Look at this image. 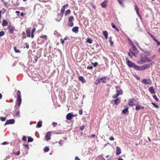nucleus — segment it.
Instances as JSON below:
<instances>
[{"mask_svg": "<svg viewBox=\"0 0 160 160\" xmlns=\"http://www.w3.org/2000/svg\"><path fill=\"white\" fill-rule=\"evenodd\" d=\"M126 60L127 61V64L129 68H133L135 70L136 69L137 65H136L134 63L128 60L127 58H126Z\"/></svg>", "mask_w": 160, "mask_h": 160, "instance_id": "1", "label": "nucleus"}, {"mask_svg": "<svg viewBox=\"0 0 160 160\" xmlns=\"http://www.w3.org/2000/svg\"><path fill=\"white\" fill-rule=\"evenodd\" d=\"M150 67V65L148 64H146L143 65L141 66H138L137 65L136 70L139 71H143L147 68H149Z\"/></svg>", "mask_w": 160, "mask_h": 160, "instance_id": "2", "label": "nucleus"}, {"mask_svg": "<svg viewBox=\"0 0 160 160\" xmlns=\"http://www.w3.org/2000/svg\"><path fill=\"white\" fill-rule=\"evenodd\" d=\"M17 95L18 98L17 100V103L19 107H20L22 102V99L21 97V92L18 90L17 92Z\"/></svg>", "mask_w": 160, "mask_h": 160, "instance_id": "3", "label": "nucleus"}, {"mask_svg": "<svg viewBox=\"0 0 160 160\" xmlns=\"http://www.w3.org/2000/svg\"><path fill=\"white\" fill-rule=\"evenodd\" d=\"M128 105L131 106L136 105L138 103L137 100L135 99H130L129 100L128 102Z\"/></svg>", "mask_w": 160, "mask_h": 160, "instance_id": "4", "label": "nucleus"}, {"mask_svg": "<svg viewBox=\"0 0 160 160\" xmlns=\"http://www.w3.org/2000/svg\"><path fill=\"white\" fill-rule=\"evenodd\" d=\"M141 82L144 84H151L152 83V81L150 79H147L146 78L142 80Z\"/></svg>", "mask_w": 160, "mask_h": 160, "instance_id": "5", "label": "nucleus"}, {"mask_svg": "<svg viewBox=\"0 0 160 160\" xmlns=\"http://www.w3.org/2000/svg\"><path fill=\"white\" fill-rule=\"evenodd\" d=\"M116 93L118 94V96L122 94V91L121 90V89L119 86H117L116 87Z\"/></svg>", "mask_w": 160, "mask_h": 160, "instance_id": "6", "label": "nucleus"}, {"mask_svg": "<svg viewBox=\"0 0 160 160\" xmlns=\"http://www.w3.org/2000/svg\"><path fill=\"white\" fill-rule=\"evenodd\" d=\"M15 123V120L14 119H10L7 120L5 123V125L8 124H13Z\"/></svg>", "mask_w": 160, "mask_h": 160, "instance_id": "7", "label": "nucleus"}, {"mask_svg": "<svg viewBox=\"0 0 160 160\" xmlns=\"http://www.w3.org/2000/svg\"><path fill=\"white\" fill-rule=\"evenodd\" d=\"M147 57L144 55H142L140 57V61L141 63H143L146 62Z\"/></svg>", "mask_w": 160, "mask_h": 160, "instance_id": "8", "label": "nucleus"}, {"mask_svg": "<svg viewBox=\"0 0 160 160\" xmlns=\"http://www.w3.org/2000/svg\"><path fill=\"white\" fill-rule=\"evenodd\" d=\"M51 132H47L45 136L46 140L47 141H48L50 139V136L51 135Z\"/></svg>", "mask_w": 160, "mask_h": 160, "instance_id": "9", "label": "nucleus"}, {"mask_svg": "<svg viewBox=\"0 0 160 160\" xmlns=\"http://www.w3.org/2000/svg\"><path fill=\"white\" fill-rule=\"evenodd\" d=\"M8 29L11 33H12L15 30V27L12 25H9L8 26Z\"/></svg>", "mask_w": 160, "mask_h": 160, "instance_id": "10", "label": "nucleus"}, {"mask_svg": "<svg viewBox=\"0 0 160 160\" xmlns=\"http://www.w3.org/2000/svg\"><path fill=\"white\" fill-rule=\"evenodd\" d=\"M148 90L151 94H154L155 93L154 88L152 86L150 87L148 89Z\"/></svg>", "mask_w": 160, "mask_h": 160, "instance_id": "11", "label": "nucleus"}, {"mask_svg": "<svg viewBox=\"0 0 160 160\" xmlns=\"http://www.w3.org/2000/svg\"><path fill=\"white\" fill-rule=\"evenodd\" d=\"M121 153V148L118 146L116 147V154L118 155L120 154Z\"/></svg>", "mask_w": 160, "mask_h": 160, "instance_id": "12", "label": "nucleus"}, {"mask_svg": "<svg viewBox=\"0 0 160 160\" xmlns=\"http://www.w3.org/2000/svg\"><path fill=\"white\" fill-rule=\"evenodd\" d=\"M72 113H68L66 116V118L68 120H70L72 118Z\"/></svg>", "mask_w": 160, "mask_h": 160, "instance_id": "13", "label": "nucleus"}, {"mask_svg": "<svg viewBox=\"0 0 160 160\" xmlns=\"http://www.w3.org/2000/svg\"><path fill=\"white\" fill-rule=\"evenodd\" d=\"M135 8L138 15V17H140L141 16L139 12V8L136 4H135Z\"/></svg>", "mask_w": 160, "mask_h": 160, "instance_id": "14", "label": "nucleus"}, {"mask_svg": "<svg viewBox=\"0 0 160 160\" xmlns=\"http://www.w3.org/2000/svg\"><path fill=\"white\" fill-rule=\"evenodd\" d=\"M78 28L77 27H74L72 29V31L77 33L78 32Z\"/></svg>", "mask_w": 160, "mask_h": 160, "instance_id": "15", "label": "nucleus"}, {"mask_svg": "<svg viewBox=\"0 0 160 160\" xmlns=\"http://www.w3.org/2000/svg\"><path fill=\"white\" fill-rule=\"evenodd\" d=\"M100 79L101 82L103 83L106 82L108 80V78L107 77L102 78Z\"/></svg>", "mask_w": 160, "mask_h": 160, "instance_id": "16", "label": "nucleus"}, {"mask_svg": "<svg viewBox=\"0 0 160 160\" xmlns=\"http://www.w3.org/2000/svg\"><path fill=\"white\" fill-rule=\"evenodd\" d=\"M125 0H118V2L122 7H124L125 5L122 2Z\"/></svg>", "mask_w": 160, "mask_h": 160, "instance_id": "17", "label": "nucleus"}, {"mask_svg": "<svg viewBox=\"0 0 160 160\" xmlns=\"http://www.w3.org/2000/svg\"><path fill=\"white\" fill-rule=\"evenodd\" d=\"M47 36L46 35H42V36H41L40 37V38H39L38 39V42H39L40 40H41V38H44V39H45V40H47Z\"/></svg>", "mask_w": 160, "mask_h": 160, "instance_id": "18", "label": "nucleus"}, {"mask_svg": "<svg viewBox=\"0 0 160 160\" xmlns=\"http://www.w3.org/2000/svg\"><path fill=\"white\" fill-rule=\"evenodd\" d=\"M27 36L28 37H30L31 36L30 34V30L29 29H27L26 31Z\"/></svg>", "mask_w": 160, "mask_h": 160, "instance_id": "19", "label": "nucleus"}, {"mask_svg": "<svg viewBox=\"0 0 160 160\" xmlns=\"http://www.w3.org/2000/svg\"><path fill=\"white\" fill-rule=\"evenodd\" d=\"M140 49L144 53H146L148 55H149L150 54V52L149 51H148L146 49H142L141 48H140Z\"/></svg>", "mask_w": 160, "mask_h": 160, "instance_id": "20", "label": "nucleus"}, {"mask_svg": "<svg viewBox=\"0 0 160 160\" xmlns=\"http://www.w3.org/2000/svg\"><path fill=\"white\" fill-rule=\"evenodd\" d=\"M114 103L116 105H118L120 102V100L118 98H117L116 99L114 100Z\"/></svg>", "mask_w": 160, "mask_h": 160, "instance_id": "21", "label": "nucleus"}, {"mask_svg": "<svg viewBox=\"0 0 160 160\" xmlns=\"http://www.w3.org/2000/svg\"><path fill=\"white\" fill-rule=\"evenodd\" d=\"M42 121H39V122H38L37 123L36 126V127L38 128H40L42 126Z\"/></svg>", "mask_w": 160, "mask_h": 160, "instance_id": "22", "label": "nucleus"}, {"mask_svg": "<svg viewBox=\"0 0 160 160\" xmlns=\"http://www.w3.org/2000/svg\"><path fill=\"white\" fill-rule=\"evenodd\" d=\"M103 34L105 37V39H107L108 38V33L106 31H103Z\"/></svg>", "mask_w": 160, "mask_h": 160, "instance_id": "23", "label": "nucleus"}, {"mask_svg": "<svg viewBox=\"0 0 160 160\" xmlns=\"http://www.w3.org/2000/svg\"><path fill=\"white\" fill-rule=\"evenodd\" d=\"M79 79L80 81L82 83H85V80L83 78V77L82 76H79Z\"/></svg>", "mask_w": 160, "mask_h": 160, "instance_id": "24", "label": "nucleus"}, {"mask_svg": "<svg viewBox=\"0 0 160 160\" xmlns=\"http://www.w3.org/2000/svg\"><path fill=\"white\" fill-rule=\"evenodd\" d=\"M36 30V28H33L31 31V37L32 38H33L34 37V35L33 34V33L35 32Z\"/></svg>", "mask_w": 160, "mask_h": 160, "instance_id": "25", "label": "nucleus"}, {"mask_svg": "<svg viewBox=\"0 0 160 160\" xmlns=\"http://www.w3.org/2000/svg\"><path fill=\"white\" fill-rule=\"evenodd\" d=\"M8 24V22L6 20H3L2 21V26L3 27L7 26Z\"/></svg>", "mask_w": 160, "mask_h": 160, "instance_id": "26", "label": "nucleus"}, {"mask_svg": "<svg viewBox=\"0 0 160 160\" xmlns=\"http://www.w3.org/2000/svg\"><path fill=\"white\" fill-rule=\"evenodd\" d=\"M102 7L103 8H105L107 7V2L104 1L101 4Z\"/></svg>", "mask_w": 160, "mask_h": 160, "instance_id": "27", "label": "nucleus"}, {"mask_svg": "<svg viewBox=\"0 0 160 160\" xmlns=\"http://www.w3.org/2000/svg\"><path fill=\"white\" fill-rule=\"evenodd\" d=\"M23 145L24 146V148H26L27 149V150H28L29 149V145L28 144H24ZM28 153V150H26V154H27Z\"/></svg>", "mask_w": 160, "mask_h": 160, "instance_id": "28", "label": "nucleus"}, {"mask_svg": "<svg viewBox=\"0 0 160 160\" xmlns=\"http://www.w3.org/2000/svg\"><path fill=\"white\" fill-rule=\"evenodd\" d=\"M73 23L72 22L68 21L67 26L68 27H72L73 26Z\"/></svg>", "mask_w": 160, "mask_h": 160, "instance_id": "29", "label": "nucleus"}, {"mask_svg": "<svg viewBox=\"0 0 160 160\" xmlns=\"http://www.w3.org/2000/svg\"><path fill=\"white\" fill-rule=\"evenodd\" d=\"M111 25H112V27L113 28L115 29L116 30H117L118 32L119 31V30L118 29V28L116 27L115 25L113 24V22L111 23Z\"/></svg>", "mask_w": 160, "mask_h": 160, "instance_id": "30", "label": "nucleus"}, {"mask_svg": "<svg viewBox=\"0 0 160 160\" xmlns=\"http://www.w3.org/2000/svg\"><path fill=\"white\" fill-rule=\"evenodd\" d=\"M128 111V108H125L122 111V113L123 114H126Z\"/></svg>", "mask_w": 160, "mask_h": 160, "instance_id": "31", "label": "nucleus"}, {"mask_svg": "<svg viewBox=\"0 0 160 160\" xmlns=\"http://www.w3.org/2000/svg\"><path fill=\"white\" fill-rule=\"evenodd\" d=\"M92 41L93 40L92 39H91L90 38H87L86 42L89 43L90 44H91L92 43Z\"/></svg>", "mask_w": 160, "mask_h": 160, "instance_id": "32", "label": "nucleus"}, {"mask_svg": "<svg viewBox=\"0 0 160 160\" xmlns=\"http://www.w3.org/2000/svg\"><path fill=\"white\" fill-rule=\"evenodd\" d=\"M101 82L100 79V78H98L94 82V83L96 84H98L100 82Z\"/></svg>", "mask_w": 160, "mask_h": 160, "instance_id": "33", "label": "nucleus"}, {"mask_svg": "<svg viewBox=\"0 0 160 160\" xmlns=\"http://www.w3.org/2000/svg\"><path fill=\"white\" fill-rule=\"evenodd\" d=\"M135 106H136L135 110L136 111H137L140 109L141 106L140 105H137V104H136V105H135Z\"/></svg>", "mask_w": 160, "mask_h": 160, "instance_id": "34", "label": "nucleus"}, {"mask_svg": "<svg viewBox=\"0 0 160 160\" xmlns=\"http://www.w3.org/2000/svg\"><path fill=\"white\" fill-rule=\"evenodd\" d=\"M33 140V139L30 137H28V142H32Z\"/></svg>", "mask_w": 160, "mask_h": 160, "instance_id": "35", "label": "nucleus"}, {"mask_svg": "<svg viewBox=\"0 0 160 160\" xmlns=\"http://www.w3.org/2000/svg\"><path fill=\"white\" fill-rule=\"evenodd\" d=\"M49 148L47 147H46L43 149L44 151L45 152H48L49 150Z\"/></svg>", "mask_w": 160, "mask_h": 160, "instance_id": "36", "label": "nucleus"}, {"mask_svg": "<svg viewBox=\"0 0 160 160\" xmlns=\"http://www.w3.org/2000/svg\"><path fill=\"white\" fill-rule=\"evenodd\" d=\"M14 50L16 53H20V51L17 49L16 47H14Z\"/></svg>", "mask_w": 160, "mask_h": 160, "instance_id": "37", "label": "nucleus"}, {"mask_svg": "<svg viewBox=\"0 0 160 160\" xmlns=\"http://www.w3.org/2000/svg\"><path fill=\"white\" fill-rule=\"evenodd\" d=\"M154 40L157 43L158 46L160 45V42H159L156 39L154 38Z\"/></svg>", "mask_w": 160, "mask_h": 160, "instance_id": "38", "label": "nucleus"}, {"mask_svg": "<svg viewBox=\"0 0 160 160\" xmlns=\"http://www.w3.org/2000/svg\"><path fill=\"white\" fill-rule=\"evenodd\" d=\"M153 97L157 102L159 101V100L158 99V98H157V96L156 95H153Z\"/></svg>", "mask_w": 160, "mask_h": 160, "instance_id": "39", "label": "nucleus"}, {"mask_svg": "<svg viewBox=\"0 0 160 160\" xmlns=\"http://www.w3.org/2000/svg\"><path fill=\"white\" fill-rule=\"evenodd\" d=\"M70 9H68L65 12V15L66 16L67 15L69 14L70 13Z\"/></svg>", "mask_w": 160, "mask_h": 160, "instance_id": "40", "label": "nucleus"}, {"mask_svg": "<svg viewBox=\"0 0 160 160\" xmlns=\"http://www.w3.org/2000/svg\"><path fill=\"white\" fill-rule=\"evenodd\" d=\"M0 120L2 121H4L6 120V118L5 117H1L0 118Z\"/></svg>", "mask_w": 160, "mask_h": 160, "instance_id": "41", "label": "nucleus"}, {"mask_svg": "<svg viewBox=\"0 0 160 160\" xmlns=\"http://www.w3.org/2000/svg\"><path fill=\"white\" fill-rule=\"evenodd\" d=\"M73 19V16H71L69 18L68 21L72 22V20Z\"/></svg>", "mask_w": 160, "mask_h": 160, "instance_id": "42", "label": "nucleus"}, {"mask_svg": "<svg viewBox=\"0 0 160 160\" xmlns=\"http://www.w3.org/2000/svg\"><path fill=\"white\" fill-rule=\"evenodd\" d=\"M40 57V55H39L38 56H37L35 57L34 60H35L36 62H37L38 58H39Z\"/></svg>", "mask_w": 160, "mask_h": 160, "instance_id": "43", "label": "nucleus"}, {"mask_svg": "<svg viewBox=\"0 0 160 160\" xmlns=\"http://www.w3.org/2000/svg\"><path fill=\"white\" fill-rule=\"evenodd\" d=\"M64 141L62 140H60L59 141V144H60V146H61L63 145V142Z\"/></svg>", "mask_w": 160, "mask_h": 160, "instance_id": "44", "label": "nucleus"}, {"mask_svg": "<svg viewBox=\"0 0 160 160\" xmlns=\"http://www.w3.org/2000/svg\"><path fill=\"white\" fill-rule=\"evenodd\" d=\"M65 10V8L64 7H62L61 10V13L62 14L64 13Z\"/></svg>", "mask_w": 160, "mask_h": 160, "instance_id": "45", "label": "nucleus"}, {"mask_svg": "<svg viewBox=\"0 0 160 160\" xmlns=\"http://www.w3.org/2000/svg\"><path fill=\"white\" fill-rule=\"evenodd\" d=\"M92 64L93 65L94 67H96L98 64V63L97 62H95V63L92 62Z\"/></svg>", "mask_w": 160, "mask_h": 160, "instance_id": "46", "label": "nucleus"}, {"mask_svg": "<svg viewBox=\"0 0 160 160\" xmlns=\"http://www.w3.org/2000/svg\"><path fill=\"white\" fill-rule=\"evenodd\" d=\"M134 42L136 44V45L138 47V48L139 49H140V48H141L139 46V45L138 43L136 41H134Z\"/></svg>", "mask_w": 160, "mask_h": 160, "instance_id": "47", "label": "nucleus"}, {"mask_svg": "<svg viewBox=\"0 0 160 160\" xmlns=\"http://www.w3.org/2000/svg\"><path fill=\"white\" fill-rule=\"evenodd\" d=\"M4 32L3 31H1L0 32V37H2L4 35Z\"/></svg>", "mask_w": 160, "mask_h": 160, "instance_id": "48", "label": "nucleus"}, {"mask_svg": "<svg viewBox=\"0 0 160 160\" xmlns=\"http://www.w3.org/2000/svg\"><path fill=\"white\" fill-rule=\"evenodd\" d=\"M152 104L156 108H158V106L155 103L153 102H152Z\"/></svg>", "mask_w": 160, "mask_h": 160, "instance_id": "49", "label": "nucleus"}, {"mask_svg": "<svg viewBox=\"0 0 160 160\" xmlns=\"http://www.w3.org/2000/svg\"><path fill=\"white\" fill-rule=\"evenodd\" d=\"M118 96V95L116 93L112 96V98L114 99L116 98Z\"/></svg>", "mask_w": 160, "mask_h": 160, "instance_id": "50", "label": "nucleus"}, {"mask_svg": "<svg viewBox=\"0 0 160 160\" xmlns=\"http://www.w3.org/2000/svg\"><path fill=\"white\" fill-rule=\"evenodd\" d=\"M85 127V126L84 125H83L80 127V129L81 130H82Z\"/></svg>", "mask_w": 160, "mask_h": 160, "instance_id": "51", "label": "nucleus"}, {"mask_svg": "<svg viewBox=\"0 0 160 160\" xmlns=\"http://www.w3.org/2000/svg\"><path fill=\"white\" fill-rule=\"evenodd\" d=\"M22 140L24 141H26L27 140V138L26 136H23L22 138Z\"/></svg>", "mask_w": 160, "mask_h": 160, "instance_id": "52", "label": "nucleus"}, {"mask_svg": "<svg viewBox=\"0 0 160 160\" xmlns=\"http://www.w3.org/2000/svg\"><path fill=\"white\" fill-rule=\"evenodd\" d=\"M52 124L54 127H55L57 124V123L53 122H52Z\"/></svg>", "mask_w": 160, "mask_h": 160, "instance_id": "53", "label": "nucleus"}, {"mask_svg": "<svg viewBox=\"0 0 160 160\" xmlns=\"http://www.w3.org/2000/svg\"><path fill=\"white\" fill-rule=\"evenodd\" d=\"M16 115L18 117H20V112H19V111H18L16 113Z\"/></svg>", "mask_w": 160, "mask_h": 160, "instance_id": "54", "label": "nucleus"}, {"mask_svg": "<svg viewBox=\"0 0 160 160\" xmlns=\"http://www.w3.org/2000/svg\"><path fill=\"white\" fill-rule=\"evenodd\" d=\"M14 154L17 156H18L20 154V152L19 151L16 153L14 152Z\"/></svg>", "mask_w": 160, "mask_h": 160, "instance_id": "55", "label": "nucleus"}, {"mask_svg": "<svg viewBox=\"0 0 160 160\" xmlns=\"http://www.w3.org/2000/svg\"><path fill=\"white\" fill-rule=\"evenodd\" d=\"M132 48L134 51H136L137 50V48L135 46L132 47Z\"/></svg>", "mask_w": 160, "mask_h": 160, "instance_id": "56", "label": "nucleus"}, {"mask_svg": "<svg viewBox=\"0 0 160 160\" xmlns=\"http://www.w3.org/2000/svg\"><path fill=\"white\" fill-rule=\"evenodd\" d=\"M93 68V67L92 66H88L87 67V69H92Z\"/></svg>", "mask_w": 160, "mask_h": 160, "instance_id": "57", "label": "nucleus"}, {"mask_svg": "<svg viewBox=\"0 0 160 160\" xmlns=\"http://www.w3.org/2000/svg\"><path fill=\"white\" fill-rule=\"evenodd\" d=\"M79 113L80 115H81L82 114V111L81 110H79Z\"/></svg>", "mask_w": 160, "mask_h": 160, "instance_id": "58", "label": "nucleus"}, {"mask_svg": "<svg viewBox=\"0 0 160 160\" xmlns=\"http://www.w3.org/2000/svg\"><path fill=\"white\" fill-rule=\"evenodd\" d=\"M109 139L111 141H113L114 140V138L113 137L111 136L109 138Z\"/></svg>", "mask_w": 160, "mask_h": 160, "instance_id": "59", "label": "nucleus"}, {"mask_svg": "<svg viewBox=\"0 0 160 160\" xmlns=\"http://www.w3.org/2000/svg\"><path fill=\"white\" fill-rule=\"evenodd\" d=\"M60 41L61 43H62V44H63L64 43V42L65 41L62 38L61 39Z\"/></svg>", "mask_w": 160, "mask_h": 160, "instance_id": "60", "label": "nucleus"}, {"mask_svg": "<svg viewBox=\"0 0 160 160\" xmlns=\"http://www.w3.org/2000/svg\"><path fill=\"white\" fill-rule=\"evenodd\" d=\"M146 60L147 61V62H149L151 61V60L150 59L148 58L147 57V59H146Z\"/></svg>", "mask_w": 160, "mask_h": 160, "instance_id": "61", "label": "nucleus"}, {"mask_svg": "<svg viewBox=\"0 0 160 160\" xmlns=\"http://www.w3.org/2000/svg\"><path fill=\"white\" fill-rule=\"evenodd\" d=\"M109 41L110 43V44L111 46L113 44V42L112 40H110V41Z\"/></svg>", "mask_w": 160, "mask_h": 160, "instance_id": "62", "label": "nucleus"}, {"mask_svg": "<svg viewBox=\"0 0 160 160\" xmlns=\"http://www.w3.org/2000/svg\"><path fill=\"white\" fill-rule=\"evenodd\" d=\"M127 39H128V40L129 42H130V44L131 43V42H132V41L130 40V39L129 38H127Z\"/></svg>", "mask_w": 160, "mask_h": 160, "instance_id": "63", "label": "nucleus"}, {"mask_svg": "<svg viewBox=\"0 0 160 160\" xmlns=\"http://www.w3.org/2000/svg\"><path fill=\"white\" fill-rule=\"evenodd\" d=\"M75 160H80V159L77 156L75 157Z\"/></svg>", "mask_w": 160, "mask_h": 160, "instance_id": "64", "label": "nucleus"}]
</instances>
